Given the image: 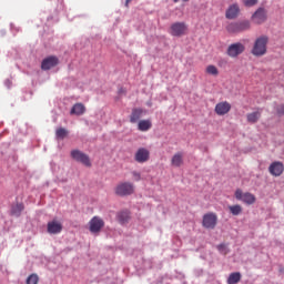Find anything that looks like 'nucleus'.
I'll use <instances>...</instances> for the list:
<instances>
[{
    "instance_id": "12",
    "label": "nucleus",
    "mask_w": 284,
    "mask_h": 284,
    "mask_svg": "<svg viewBox=\"0 0 284 284\" xmlns=\"http://www.w3.org/2000/svg\"><path fill=\"white\" fill-rule=\"evenodd\" d=\"M47 232L49 234H61V232H63V224L57 220L48 222Z\"/></svg>"
},
{
    "instance_id": "29",
    "label": "nucleus",
    "mask_w": 284,
    "mask_h": 284,
    "mask_svg": "<svg viewBox=\"0 0 284 284\" xmlns=\"http://www.w3.org/2000/svg\"><path fill=\"white\" fill-rule=\"evenodd\" d=\"M242 2L246 8H252L258 3V0H242Z\"/></svg>"
},
{
    "instance_id": "25",
    "label": "nucleus",
    "mask_w": 284,
    "mask_h": 284,
    "mask_svg": "<svg viewBox=\"0 0 284 284\" xmlns=\"http://www.w3.org/2000/svg\"><path fill=\"white\" fill-rule=\"evenodd\" d=\"M241 282V273L235 272V273H231L229 278H227V283L229 284H236Z\"/></svg>"
},
{
    "instance_id": "27",
    "label": "nucleus",
    "mask_w": 284,
    "mask_h": 284,
    "mask_svg": "<svg viewBox=\"0 0 284 284\" xmlns=\"http://www.w3.org/2000/svg\"><path fill=\"white\" fill-rule=\"evenodd\" d=\"M206 74H211L212 77H219V69L214 64H210L206 67Z\"/></svg>"
},
{
    "instance_id": "3",
    "label": "nucleus",
    "mask_w": 284,
    "mask_h": 284,
    "mask_svg": "<svg viewBox=\"0 0 284 284\" xmlns=\"http://www.w3.org/2000/svg\"><path fill=\"white\" fill-rule=\"evenodd\" d=\"M115 194L118 196H130L134 194V184L130 182H121L115 187Z\"/></svg>"
},
{
    "instance_id": "21",
    "label": "nucleus",
    "mask_w": 284,
    "mask_h": 284,
    "mask_svg": "<svg viewBox=\"0 0 284 284\" xmlns=\"http://www.w3.org/2000/svg\"><path fill=\"white\" fill-rule=\"evenodd\" d=\"M141 116H143V109H133L130 115V122L136 123Z\"/></svg>"
},
{
    "instance_id": "22",
    "label": "nucleus",
    "mask_w": 284,
    "mask_h": 284,
    "mask_svg": "<svg viewBox=\"0 0 284 284\" xmlns=\"http://www.w3.org/2000/svg\"><path fill=\"white\" fill-rule=\"evenodd\" d=\"M118 221L121 225H125V223H129L130 221V212L129 211H122L118 214Z\"/></svg>"
},
{
    "instance_id": "35",
    "label": "nucleus",
    "mask_w": 284,
    "mask_h": 284,
    "mask_svg": "<svg viewBox=\"0 0 284 284\" xmlns=\"http://www.w3.org/2000/svg\"><path fill=\"white\" fill-rule=\"evenodd\" d=\"M174 1V3H179V0H173ZM184 2H187V1H190V0H183Z\"/></svg>"
},
{
    "instance_id": "16",
    "label": "nucleus",
    "mask_w": 284,
    "mask_h": 284,
    "mask_svg": "<svg viewBox=\"0 0 284 284\" xmlns=\"http://www.w3.org/2000/svg\"><path fill=\"white\" fill-rule=\"evenodd\" d=\"M262 110L258 109L257 111L251 112L246 114L247 123L254 124L258 123L261 116H262Z\"/></svg>"
},
{
    "instance_id": "19",
    "label": "nucleus",
    "mask_w": 284,
    "mask_h": 284,
    "mask_svg": "<svg viewBox=\"0 0 284 284\" xmlns=\"http://www.w3.org/2000/svg\"><path fill=\"white\" fill-rule=\"evenodd\" d=\"M138 130L140 132H148V130H152V121L151 120H141L138 123Z\"/></svg>"
},
{
    "instance_id": "34",
    "label": "nucleus",
    "mask_w": 284,
    "mask_h": 284,
    "mask_svg": "<svg viewBox=\"0 0 284 284\" xmlns=\"http://www.w3.org/2000/svg\"><path fill=\"white\" fill-rule=\"evenodd\" d=\"M131 1H132V0H126V1H125V7H126V8H128V6H130Z\"/></svg>"
},
{
    "instance_id": "33",
    "label": "nucleus",
    "mask_w": 284,
    "mask_h": 284,
    "mask_svg": "<svg viewBox=\"0 0 284 284\" xmlns=\"http://www.w3.org/2000/svg\"><path fill=\"white\" fill-rule=\"evenodd\" d=\"M119 94H125V89L120 88V89H119Z\"/></svg>"
},
{
    "instance_id": "4",
    "label": "nucleus",
    "mask_w": 284,
    "mask_h": 284,
    "mask_svg": "<svg viewBox=\"0 0 284 284\" xmlns=\"http://www.w3.org/2000/svg\"><path fill=\"white\" fill-rule=\"evenodd\" d=\"M217 223L219 216L216 215V213L210 212L203 215L202 226L205 227V230H214Z\"/></svg>"
},
{
    "instance_id": "20",
    "label": "nucleus",
    "mask_w": 284,
    "mask_h": 284,
    "mask_svg": "<svg viewBox=\"0 0 284 284\" xmlns=\"http://www.w3.org/2000/svg\"><path fill=\"white\" fill-rule=\"evenodd\" d=\"M171 164L173 165V168H181L183 164V153H175L171 160Z\"/></svg>"
},
{
    "instance_id": "8",
    "label": "nucleus",
    "mask_w": 284,
    "mask_h": 284,
    "mask_svg": "<svg viewBox=\"0 0 284 284\" xmlns=\"http://www.w3.org/2000/svg\"><path fill=\"white\" fill-rule=\"evenodd\" d=\"M104 226L105 222L99 216H93L89 222V230L92 234H99Z\"/></svg>"
},
{
    "instance_id": "5",
    "label": "nucleus",
    "mask_w": 284,
    "mask_h": 284,
    "mask_svg": "<svg viewBox=\"0 0 284 284\" xmlns=\"http://www.w3.org/2000/svg\"><path fill=\"white\" fill-rule=\"evenodd\" d=\"M235 199L242 201V203H245L246 205H254V203H256V196H254V194L250 192L243 193L241 189L235 191Z\"/></svg>"
},
{
    "instance_id": "6",
    "label": "nucleus",
    "mask_w": 284,
    "mask_h": 284,
    "mask_svg": "<svg viewBox=\"0 0 284 284\" xmlns=\"http://www.w3.org/2000/svg\"><path fill=\"white\" fill-rule=\"evenodd\" d=\"M226 30L231 33L245 32V30H250V21L232 22L226 27Z\"/></svg>"
},
{
    "instance_id": "1",
    "label": "nucleus",
    "mask_w": 284,
    "mask_h": 284,
    "mask_svg": "<svg viewBox=\"0 0 284 284\" xmlns=\"http://www.w3.org/2000/svg\"><path fill=\"white\" fill-rule=\"evenodd\" d=\"M267 43H270L267 36L258 37L255 39L251 54H253V57H265V54H267Z\"/></svg>"
},
{
    "instance_id": "11",
    "label": "nucleus",
    "mask_w": 284,
    "mask_h": 284,
    "mask_svg": "<svg viewBox=\"0 0 284 284\" xmlns=\"http://www.w3.org/2000/svg\"><path fill=\"white\" fill-rule=\"evenodd\" d=\"M230 110H232V104L227 101H223L215 105L214 112L217 116H225V114L230 113Z\"/></svg>"
},
{
    "instance_id": "15",
    "label": "nucleus",
    "mask_w": 284,
    "mask_h": 284,
    "mask_svg": "<svg viewBox=\"0 0 284 284\" xmlns=\"http://www.w3.org/2000/svg\"><path fill=\"white\" fill-rule=\"evenodd\" d=\"M268 172L272 176H281L284 172L283 162H273L268 168Z\"/></svg>"
},
{
    "instance_id": "7",
    "label": "nucleus",
    "mask_w": 284,
    "mask_h": 284,
    "mask_svg": "<svg viewBox=\"0 0 284 284\" xmlns=\"http://www.w3.org/2000/svg\"><path fill=\"white\" fill-rule=\"evenodd\" d=\"M245 52V45L241 42H236L233 44H230L226 53L231 59H236L240 54H243Z\"/></svg>"
},
{
    "instance_id": "28",
    "label": "nucleus",
    "mask_w": 284,
    "mask_h": 284,
    "mask_svg": "<svg viewBox=\"0 0 284 284\" xmlns=\"http://www.w3.org/2000/svg\"><path fill=\"white\" fill-rule=\"evenodd\" d=\"M27 284H39V275L37 274H31L27 278Z\"/></svg>"
},
{
    "instance_id": "14",
    "label": "nucleus",
    "mask_w": 284,
    "mask_h": 284,
    "mask_svg": "<svg viewBox=\"0 0 284 284\" xmlns=\"http://www.w3.org/2000/svg\"><path fill=\"white\" fill-rule=\"evenodd\" d=\"M55 65H59V58L58 57H49L45 58L41 63L42 70H51V68H55Z\"/></svg>"
},
{
    "instance_id": "30",
    "label": "nucleus",
    "mask_w": 284,
    "mask_h": 284,
    "mask_svg": "<svg viewBox=\"0 0 284 284\" xmlns=\"http://www.w3.org/2000/svg\"><path fill=\"white\" fill-rule=\"evenodd\" d=\"M277 116H284V104H278L275 106Z\"/></svg>"
},
{
    "instance_id": "24",
    "label": "nucleus",
    "mask_w": 284,
    "mask_h": 284,
    "mask_svg": "<svg viewBox=\"0 0 284 284\" xmlns=\"http://www.w3.org/2000/svg\"><path fill=\"white\" fill-rule=\"evenodd\" d=\"M229 210L233 216H239V214L243 213V206L240 204L229 206Z\"/></svg>"
},
{
    "instance_id": "17",
    "label": "nucleus",
    "mask_w": 284,
    "mask_h": 284,
    "mask_svg": "<svg viewBox=\"0 0 284 284\" xmlns=\"http://www.w3.org/2000/svg\"><path fill=\"white\" fill-rule=\"evenodd\" d=\"M239 12H241L239 4H232L226 10L225 17L226 19H236V17H239Z\"/></svg>"
},
{
    "instance_id": "23",
    "label": "nucleus",
    "mask_w": 284,
    "mask_h": 284,
    "mask_svg": "<svg viewBox=\"0 0 284 284\" xmlns=\"http://www.w3.org/2000/svg\"><path fill=\"white\" fill-rule=\"evenodd\" d=\"M24 209L26 206H23V203H18L13 205L11 209L12 216H21V212H23Z\"/></svg>"
},
{
    "instance_id": "9",
    "label": "nucleus",
    "mask_w": 284,
    "mask_h": 284,
    "mask_svg": "<svg viewBox=\"0 0 284 284\" xmlns=\"http://www.w3.org/2000/svg\"><path fill=\"white\" fill-rule=\"evenodd\" d=\"M187 32V24L185 22H174L171 24L170 34L172 37H183Z\"/></svg>"
},
{
    "instance_id": "2",
    "label": "nucleus",
    "mask_w": 284,
    "mask_h": 284,
    "mask_svg": "<svg viewBox=\"0 0 284 284\" xmlns=\"http://www.w3.org/2000/svg\"><path fill=\"white\" fill-rule=\"evenodd\" d=\"M71 159H73V161H77V163H81L82 165H85V168H92V162L90 161V156L80 150H72Z\"/></svg>"
},
{
    "instance_id": "31",
    "label": "nucleus",
    "mask_w": 284,
    "mask_h": 284,
    "mask_svg": "<svg viewBox=\"0 0 284 284\" xmlns=\"http://www.w3.org/2000/svg\"><path fill=\"white\" fill-rule=\"evenodd\" d=\"M219 252H221L222 254H227V246L225 244H220L217 246Z\"/></svg>"
},
{
    "instance_id": "26",
    "label": "nucleus",
    "mask_w": 284,
    "mask_h": 284,
    "mask_svg": "<svg viewBox=\"0 0 284 284\" xmlns=\"http://www.w3.org/2000/svg\"><path fill=\"white\" fill-rule=\"evenodd\" d=\"M68 134H69V131H68V129H65V128H58V129L55 130V136H57V139L63 140V139H65V136H68Z\"/></svg>"
},
{
    "instance_id": "32",
    "label": "nucleus",
    "mask_w": 284,
    "mask_h": 284,
    "mask_svg": "<svg viewBox=\"0 0 284 284\" xmlns=\"http://www.w3.org/2000/svg\"><path fill=\"white\" fill-rule=\"evenodd\" d=\"M133 180L141 181V173L133 171L132 172Z\"/></svg>"
},
{
    "instance_id": "10",
    "label": "nucleus",
    "mask_w": 284,
    "mask_h": 284,
    "mask_svg": "<svg viewBox=\"0 0 284 284\" xmlns=\"http://www.w3.org/2000/svg\"><path fill=\"white\" fill-rule=\"evenodd\" d=\"M267 20V11L263 8H258L252 16L253 23L261 26V23H265Z\"/></svg>"
},
{
    "instance_id": "18",
    "label": "nucleus",
    "mask_w": 284,
    "mask_h": 284,
    "mask_svg": "<svg viewBox=\"0 0 284 284\" xmlns=\"http://www.w3.org/2000/svg\"><path fill=\"white\" fill-rule=\"evenodd\" d=\"M70 114H75L77 116H81V114H85V105H83V103H75L72 106Z\"/></svg>"
},
{
    "instance_id": "13",
    "label": "nucleus",
    "mask_w": 284,
    "mask_h": 284,
    "mask_svg": "<svg viewBox=\"0 0 284 284\" xmlns=\"http://www.w3.org/2000/svg\"><path fill=\"white\" fill-rule=\"evenodd\" d=\"M136 163H145L150 161V151L145 148H141L135 153Z\"/></svg>"
}]
</instances>
